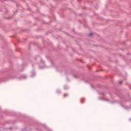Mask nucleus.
Segmentation results:
<instances>
[{
    "label": "nucleus",
    "mask_w": 131,
    "mask_h": 131,
    "mask_svg": "<svg viewBox=\"0 0 131 131\" xmlns=\"http://www.w3.org/2000/svg\"><path fill=\"white\" fill-rule=\"evenodd\" d=\"M23 78L24 79H25V78H27V76H26V75H23Z\"/></svg>",
    "instance_id": "4"
},
{
    "label": "nucleus",
    "mask_w": 131,
    "mask_h": 131,
    "mask_svg": "<svg viewBox=\"0 0 131 131\" xmlns=\"http://www.w3.org/2000/svg\"><path fill=\"white\" fill-rule=\"evenodd\" d=\"M56 93L57 94H61V90L60 89H58L57 91H56Z\"/></svg>",
    "instance_id": "1"
},
{
    "label": "nucleus",
    "mask_w": 131,
    "mask_h": 131,
    "mask_svg": "<svg viewBox=\"0 0 131 131\" xmlns=\"http://www.w3.org/2000/svg\"><path fill=\"white\" fill-rule=\"evenodd\" d=\"M122 107H124L123 105H122Z\"/></svg>",
    "instance_id": "8"
},
{
    "label": "nucleus",
    "mask_w": 131,
    "mask_h": 131,
    "mask_svg": "<svg viewBox=\"0 0 131 131\" xmlns=\"http://www.w3.org/2000/svg\"><path fill=\"white\" fill-rule=\"evenodd\" d=\"M93 35V33H91L89 34V36H92Z\"/></svg>",
    "instance_id": "6"
},
{
    "label": "nucleus",
    "mask_w": 131,
    "mask_h": 131,
    "mask_svg": "<svg viewBox=\"0 0 131 131\" xmlns=\"http://www.w3.org/2000/svg\"><path fill=\"white\" fill-rule=\"evenodd\" d=\"M69 96V94H64L63 95L64 98H65V97H68Z\"/></svg>",
    "instance_id": "2"
},
{
    "label": "nucleus",
    "mask_w": 131,
    "mask_h": 131,
    "mask_svg": "<svg viewBox=\"0 0 131 131\" xmlns=\"http://www.w3.org/2000/svg\"><path fill=\"white\" fill-rule=\"evenodd\" d=\"M33 75H31V76L33 77V76H35V73H33Z\"/></svg>",
    "instance_id": "5"
},
{
    "label": "nucleus",
    "mask_w": 131,
    "mask_h": 131,
    "mask_svg": "<svg viewBox=\"0 0 131 131\" xmlns=\"http://www.w3.org/2000/svg\"><path fill=\"white\" fill-rule=\"evenodd\" d=\"M68 86H64V90H68Z\"/></svg>",
    "instance_id": "3"
},
{
    "label": "nucleus",
    "mask_w": 131,
    "mask_h": 131,
    "mask_svg": "<svg viewBox=\"0 0 131 131\" xmlns=\"http://www.w3.org/2000/svg\"><path fill=\"white\" fill-rule=\"evenodd\" d=\"M119 83L120 84H122V81H120L119 82Z\"/></svg>",
    "instance_id": "7"
},
{
    "label": "nucleus",
    "mask_w": 131,
    "mask_h": 131,
    "mask_svg": "<svg viewBox=\"0 0 131 131\" xmlns=\"http://www.w3.org/2000/svg\"><path fill=\"white\" fill-rule=\"evenodd\" d=\"M106 101H108V100H106Z\"/></svg>",
    "instance_id": "9"
}]
</instances>
